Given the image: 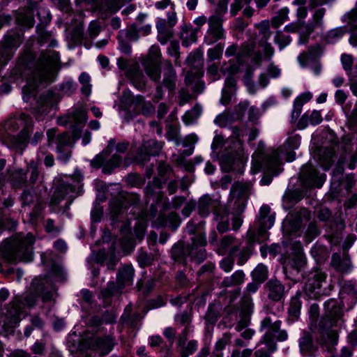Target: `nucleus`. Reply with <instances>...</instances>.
Returning <instances> with one entry per match:
<instances>
[{
    "label": "nucleus",
    "instance_id": "f257e3e1",
    "mask_svg": "<svg viewBox=\"0 0 357 357\" xmlns=\"http://www.w3.org/2000/svg\"><path fill=\"white\" fill-rule=\"evenodd\" d=\"M40 296L43 302H48L52 299L53 291L47 280L36 278L33 280L29 291L24 296L15 297L6 307V324L10 326H15L21 320L20 316L25 314L26 308L35 306L38 298Z\"/></svg>",
    "mask_w": 357,
    "mask_h": 357
},
{
    "label": "nucleus",
    "instance_id": "f03ea898",
    "mask_svg": "<svg viewBox=\"0 0 357 357\" xmlns=\"http://www.w3.org/2000/svg\"><path fill=\"white\" fill-rule=\"evenodd\" d=\"M344 305L335 299H329L324 304V314L318 326L319 337L317 341L321 347L330 349L337 343L338 333L333 327L341 326L344 321Z\"/></svg>",
    "mask_w": 357,
    "mask_h": 357
},
{
    "label": "nucleus",
    "instance_id": "7ed1b4c3",
    "mask_svg": "<svg viewBox=\"0 0 357 357\" xmlns=\"http://www.w3.org/2000/svg\"><path fill=\"white\" fill-rule=\"evenodd\" d=\"M35 237L31 233L26 235L16 234L0 245L1 257L8 262H29L33 259V245Z\"/></svg>",
    "mask_w": 357,
    "mask_h": 357
},
{
    "label": "nucleus",
    "instance_id": "20e7f679",
    "mask_svg": "<svg viewBox=\"0 0 357 357\" xmlns=\"http://www.w3.org/2000/svg\"><path fill=\"white\" fill-rule=\"evenodd\" d=\"M188 229L190 234H194L191 243L185 245L183 242L178 241L172 248L171 256L175 261L181 264H185L188 257L199 264L206 258L205 235L202 232L195 234L192 229H189V226Z\"/></svg>",
    "mask_w": 357,
    "mask_h": 357
},
{
    "label": "nucleus",
    "instance_id": "39448f33",
    "mask_svg": "<svg viewBox=\"0 0 357 357\" xmlns=\"http://www.w3.org/2000/svg\"><path fill=\"white\" fill-rule=\"evenodd\" d=\"M23 100L29 102L38 120L47 112L48 109L57 104L61 96L53 91H23Z\"/></svg>",
    "mask_w": 357,
    "mask_h": 357
},
{
    "label": "nucleus",
    "instance_id": "423d86ee",
    "mask_svg": "<svg viewBox=\"0 0 357 357\" xmlns=\"http://www.w3.org/2000/svg\"><path fill=\"white\" fill-rule=\"evenodd\" d=\"M331 281L327 280V274L321 269L316 268L312 270L307 276L305 284V290L309 295L312 294L314 298L323 295H328L333 289Z\"/></svg>",
    "mask_w": 357,
    "mask_h": 357
},
{
    "label": "nucleus",
    "instance_id": "0eeeda50",
    "mask_svg": "<svg viewBox=\"0 0 357 357\" xmlns=\"http://www.w3.org/2000/svg\"><path fill=\"white\" fill-rule=\"evenodd\" d=\"M324 14L325 10L324 8L318 9L314 13L312 19L309 23L306 24L304 22L296 21L286 25L284 30L289 33H298L301 36L298 41V44H305L307 40V36L315 29L322 27V19Z\"/></svg>",
    "mask_w": 357,
    "mask_h": 357
},
{
    "label": "nucleus",
    "instance_id": "6e6552de",
    "mask_svg": "<svg viewBox=\"0 0 357 357\" xmlns=\"http://www.w3.org/2000/svg\"><path fill=\"white\" fill-rule=\"evenodd\" d=\"M281 324L282 322L280 320L273 322L270 317H265L261 322V329L268 328L264 335L263 342L266 344L267 349L266 351L270 356L277 349L276 341L283 342L288 337L287 331L280 330Z\"/></svg>",
    "mask_w": 357,
    "mask_h": 357
},
{
    "label": "nucleus",
    "instance_id": "1a4fd4ad",
    "mask_svg": "<svg viewBox=\"0 0 357 357\" xmlns=\"http://www.w3.org/2000/svg\"><path fill=\"white\" fill-rule=\"evenodd\" d=\"M82 129L75 128L72 135L65 131L57 135L55 144L57 159L64 163L70 160L72 155V148L76 140L81 137Z\"/></svg>",
    "mask_w": 357,
    "mask_h": 357
},
{
    "label": "nucleus",
    "instance_id": "9d476101",
    "mask_svg": "<svg viewBox=\"0 0 357 357\" xmlns=\"http://www.w3.org/2000/svg\"><path fill=\"white\" fill-rule=\"evenodd\" d=\"M75 189L72 184L63 180L57 181L54 184V191L50 199V206L52 208L53 211H55V208L60 204L61 202L66 199V208H68L75 197Z\"/></svg>",
    "mask_w": 357,
    "mask_h": 357
},
{
    "label": "nucleus",
    "instance_id": "9b49d317",
    "mask_svg": "<svg viewBox=\"0 0 357 357\" xmlns=\"http://www.w3.org/2000/svg\"><path fill=\"white\" fill-rule=\"evenodd\" d=\"M284 150V147L280 146L277 150H273L264 156L261 165L267 170L268 173L261 178V182L263 185L270 184L273 176H277L282 171L280 156Z\"/></svg>",
    "mask_w": 357,
    "mask_h": 357
},
{
    "label": "nucleus",
    "instance_id": "f8f14e48",
    "mask_svg": "<svg viewBox=\"0 0 357 357\" xmlns=\"http://www.w3.org/2000/svg\"><path fill=\"white\" fill-rule=\"evenodd\" d=\"M160 49L157 45H152L147 56L142 60V66L148 77L153 82L160 78Z\"/></svg>",
    "mask_w": 357,
    "mask_h": 357
},
{
    "label": "nucleus",
    "instance_id": "ddd939ff",
    "mask_svg": "<svg viewBox=\"0 0 357 357\" xmlns=\"http://www.w3.org/2000/svg\"><path fill=\"white\" fill-rule=\"evenodd\" d=\"M88 119L87 111L82 105H77L68 110L63 116L57 118V123L60 126H66L69 125L72 130L79 126H83Z\"/></svg>",
    "mask_w": 357,
    "mask_h": 357
},
{
    "label": "nucleus",
    "instance_id": "4468645a",
    "mask_svg": "<svg viewBox=\"0 0 357 357\" xmlns=\"http://www.w3.org/2000/svg\"><path fill=\"white\" fill-rule=\"evenodd\" d=\"M52 79V66L48 61L39 64L31 73L27 79L28 86L38 88L51 83Z\"/></svg>",
    "mask_w": 357,
    "mask_h": 357
},
{
    "label": "nucleus",
    "instance_id": "2eb2a0df",
    "mask_svg": "<svg viewBox=\"0 0 357 357\" xmlns=\"http://www.w3.org/2000/svg\"><path fill=\"white\" fill-rule=\"evenodd\" d=\"M222 22V15L220 13H215L208 18V29L205 36V41L208 45L225 38Z\"/></svg>",
    "mask_w": 357,
    "mask_h": 357
},
{
    "label": "nucleus",
    "instance_id": "dca6fc26",
    "mask_svg": "<svg viewBox=\"0 0 357 357\" xmlns=\"http://www.w3.org/2000/svg\"><path fill=\"white\" fill-rule=\"evenodd\" d=\"M300 178L307 187L321 188L326 180V175L319 174L317 169L308 162L302 167Z\"/></svg>",
    "mask_w": 357,
    "mask_h": 357
},
{
    "label": "nucleus",
    "instance_id": "f3484780",
    "mask_svg": "<svg viewBox=\"0 0 357 357\" xmlns=\"http://www.w3.org/2000/svg\"><path fill=\"white\" fill-rule=\"evenodd\" d=\"M163 146V143L155 139L144 141L139 147L136 158L137 161L143 162L147 161L150 156L159 155Z\"/></svg>",
    "mask_w": 357,
    "mask_h": 357
},
{
    "label": "nucleus",
    "instance_id": "a211bd4d",
    "mask_svg": "<svg viewBox=\"0 0 357 357\" xmlns=\"http://www.w3.org/2000/svg\"><path fill=\"white\" fill-rule=\"evenodd\" d=\"M241 319L237 323L236 329L242 331L250 323V317L253 311V303L250 295L243 294L239 303Z\"/></svg>",
    "mask_w": 357,
    "mask_h": 357
},
{
    "label": "nucleus",
    "instance_id": "6ab92c4d",
    "mask_svg": "<svg viewBox=\"0 0 357 357\" xmlns=\"http://www.w3.org/2000/svg\"><path fill=\"white\" fill-rule=\"evenodd\" d=\"M115 337L111 335L96 337L89 342L91 349L98 353L100 356L107 355L115 345Z\"/></svg>",
    "mask_w": 357,
    "mask_h": 357
},
{
    "label": "nucleus",
    "instance_id": "aec40b11",
    "mask_svg": "<svg viewBox=\"0 0 357 357\" xmlns=\"http://www.w3.org/2000/svg\"><path fill=\"white\" fill-rule=\"evenodd\" d=\"M22 121L25 122L24 127L22 130L13 138V144L17 148L22 151L28 144L30 132L33 129V121L28 115L22 114L20 116Z\"/></svg>",
    "mask_w": 357,
    "mask_h": 357
},
{
    "label": "nucleus",
    "instance_id": "412c9836",
    "mask_svg": "<svg viewBox=\"0 0 357 357\" xmlns=\"http://www.w3.org/2000/svg\"><path fill=\"white\" fill-rule=\"evenodd\" d=\"M267 298L273 302H280L284 298L285 286L278 279H270L264 284Z\"/></svg>",
    "mask_w": 357,
    "mask_h": 357
},
{
    "label": "nucleus",
    "instance_id": "4be33fe9",
    "mask_svg": "<svg viewBox=\"0 0 357 357\" xmlns=\"http://www.w3.org/2000/svg\"><path fill=\"white\" fill-rule=\"evenodd\" d=\"M306 264L307 259L305 255H291L287 259L286 266H284V273L289 279L295 280L291 275H294V272L298 275Z\"/></svg>",
    "mask_w": 357,
    "mask_h": 357
},
{
    "label": "nucleus",
    "instance_id": "5701e85b",
    "mask_svg": "<svg viewBox=\"0 0 357 357\" xmlns=\"http://www.w3.org/2000/svg\"><path fill=\"white\" fill-rule=\"evenodd\" d=\"M130 97V91H124L123 96V102H126L125 98ZM129 106L134 105V110L135 112H140L143 115L150 116L155 112V107L149 102H145L143 96H137L136 97L129 98Z\"/></svg>",
    "mask_w": 357,
    "mask_h": 357
},
{
    "label": "nucleus",
    "instance_id": "b1692460",
    "mask_svg": "<svg viewBox=\"0 0 357 357\" xmlns=\"http://www.w3.org/2000/svg\"><path fill=\"white\" fill-rule=\"evenodd\" d=\"M243 163L241 151H230L222 155L221 165L225 172H229L240 169Z\"/></svg>",
    "mask_w": 357,
    "mask_h": 357
},
{
    "label": "nucleus",
    "instance_id": "393cba45",
    "mask_svg": "<svg viewBox=\"0 0 357 357\" xmlns=\"http://www.w3.org/2000/svg\"><path fill=\"white\" fill-rule=\"evenodd\" d=\"M330 266L336 272L341 274H347L352 269L351 259L348 255L343 253H333L331 257Z\"/></svg>",
    "mask_w": 357,
    "mask_h": 357
},
{
    "label": "nucleus",
    "instance_id": "a878e982",
    "mask_svg": "<svg viewBox=\"0 0 357 357\" xmlns=\"http://www.w3.org/2000/svg\"><path fill=\"white\" fill-rule=\"evenodd\" d=\"M275 217L271 214V208L268 205H263L260 208L258 218V235L264 237L266 231L273 225Z\"/></svg>",
    "mask_w": 357,
    "mask_h": 357
},
{
    "label": "nucleus",
    "instance_id": "bb28decb",
    "mask_svg": "<svg viewBox=\"0 0 357 357\" xmlns=\"http://www.w3.org/2000/svg\"><path fill=\"white\" fill-rule=\"evenodd\" d=\"M223 206L218 200L213 199L209 195H205L199 199L197 209L202 217H206L211 212H213L215 215V211Z\"/></svg>",
    "mask_w": 357,
    "mask_h": 357
},
{
    "label": "nucleus",
    "instance_id": "cd10ccee",
    "mask_svg": "<svg viewBox=\"0 0 357 357\" xmlns=\"http://www.w3.org/2000/svg\"><path fill=\"white\" fill-rule=\"evenodd\" d=\"M135 269L131 264H125L121 267L116 274V284L119 289H123L127 286H131L133 283Z\"/></svg>",
    "mask_w": 357,
    "mask_h": 357
},
{
    "label": "nucleus",
    "instance_id": "c85d7f7f",
    "mask_svg": "<svg viewBox=\"0 0 357 357\" xmlns=\"http://www.w3.org/2000/svg\"><path fill=\"white\" fill-rule=\"evenodd\" d=\"M107 155L102 163L98 165V163L94 162V158L91 160V165L95 168L102 167V172L105 174H110L114 169L119 167L122 162V157L118 153H114L110 158Z\"/></svg>",
    "mask_w": 357,
    "mask_h": 357
},
{
    "label": "nucleus",
    "instance_id": "c756f323",
    "mask_svg": "<svg viewBox=\"0 0 357 357\" xmlns=\"http://www.w3.org/2000/svg\"><path fill=\"white\" fill-rule=\"evenodd\" d=\"M250 188L249 183L235 182L230 190V198L231 199H243L245 198V200H248Z\"/></svg>",
    "mask_w": 357,
    "mask_h": 357
},
{
    "label": "nucleus",
    "instance_id": "7c9ffc66",
    "mask_svg": "<svg viewBox=\"0 0 357 357\" xmlns=\"http://www.w3.org/2000/svg\"><path fill=\"white\" fill-rule=\"evenodd\" d=\"M155 27L158 32V41L162 45L167 44L173 36V32L170 29L171 27L167 25L166 20L162 18L158 19Z\"/></svg>",
    "mask_w": 357,
    "mask_h": 357
},
{
    "label": "nucleus",
    "instance_id": "2f4dec72",
    "mask_svg": "<svg viewBox=\"0 0 357 357\" xmlns=\"http://www.w3.org/2000/svg\"><path fill=\"white\" fill-rule=\"evenodd\" d=\"M214 220L218 221L217 230L219 233L223 234L229 229V213L225 206L219 208L215 211Z\"/></svg>",
    "mask_w": 357,
    "mask_h": 357
},
{
    "label": "nucleus",
    "instance_id": "473e14b6",
    "mask_svg": "<svg viewBox=\"0 0 357 357\" xmlns=\"http://www.w3.org/2000/svg\"><path fill=\"white\" fill-rule=\"evenodd\" d=\"M299 347L301 353L309 356H312L317 349L314 344L312 336L309 332L303 333L299 340Z\"/></svg>",
    "mask_w": 357,
    "mask_h": 357
},
{
    "label": "nucleus",
    "instance_id": "72a5a7b5",
    "mask_svg": "<svg viewBox=\"0 0 357 357\" xmlns=\"http://www.w3.org/2000/svg\"><path fill=\"white\" fill-rule=\"evenodd\" d=\"M318 160L324 170H328L333 162L335 151L331 147H324L318 150Z\"/></svg>",
    "mask_w": 357,
    "mask_h": 357
},
{
    "label": "nucleus",
    "instance_id": "f704fd0d",
    "mask_svg": "<svg viewBox=\"0 0 357 357\" xmlns=\"http://www.w3.org/2000/svg\"><path fill=\"white\" fill-rule=\"evenodd\" d=\"M26 176H29V180H27V183L30 185H33L38 181H43V174L40 173L39 166L37 162L34 160H31L26 169Z\"/></svg>",
    "mask_w": 357,
    "mask_h": 357
},
{
    "label": "nucleus",
    "instance_id": "c9c22d12",
    "mask_svg": "<svg viewBox=\"0 0 357 357\" xmlns=\"http://www.w3.org/2000/svg\"><path fill=\"white\" fill-rule=\"evenodd\" d=\"M199 29H194L191 26L183 25L181 31V39L183 46H189L197 41V34Z\"/></svg>",
    "mask_w": 357,
    "mask_h": 357
},
{
    "label": "nucleus",
    "instance_id": "e433bc0d",
    "mask_svg": "<svg viewBox=\"0 0 357 357\" xmlns=\"http://www.w3.org/2000/svg\"><path fill=\"white\" fill-rule=\"evenodd\" d=\"M122 293L121 289H119V287L114 282H109L107 287L100 291L101 296L104 301V307H107L111 304V298L115 295H120Z\"/></svg>",
    "mask_w": 357,
    "mask_h": 357
},
{
    "label": "nucleus",
    "instance_id": "4c0bfd02",
    "mask_svg": "<svg viewBox=\"0 0 357 357\" xmlns=\"http://www.w3.org/2000/svg\"><path fill=\"white\" fill-rule=\"evenodd\" d=\"M301 308V301L300 300V294H296V296L291 297L288 308V321L294 322L297 321L300 316Z\"/></svg>",
    "mask_w": 357,
    "mask_h": 357
},
{
    "label": "nucleus",
    "instance_id": "58836bf2",
    "mask_svg": "<svg viewBox=\"0 0 357 357\" xmlns=\"http://www.w3.org/2000/svg\"><path fill=\"white\" fill-rule=\"evenodd\" d=\"M245 278V274L242 270L235 271L230 276L225 277L221 282L222 287H232L242 284Z\"/></svg>",
    "mask_w": 357,
    "mask_h": 357
},
{
    "label": "nucleus",
    "instance_id": "ea45409f",
    "mask_svg": "<svg viewBox=\"0 0 357 357\" xmlns=\"http://www.w3.org/2000/svg\"><path fill=\"white\" fill-rule=\"evenodd\" d=\"M238 251V245H234L229 250L228 256L224 257L219 263L220 268L225 273L231 271L234 266V257Z\"/></svg>",
    "mask_w": 357,
    "mask_h": 357
},
{
    "label": "nucleus",
    "instance_id": "a19ab883",
    "mask_svg": "<svg viewBox=\"0 0 357 357\" xmlns=\"http://www.w3.org/2000/svg\"><path fill=\"white\" fill-rule=\"evenodd\" d=\"M312 97V96L310 92H305L296 98L291 114L292 119L296 120L298 118L301 113L303 105L307 102Z\"/></svg>",
    "mask_w": 357,
    "mask_h": 357
},
{
    "label": "nucleus",
    "instance_id": "79ce46f5",
    "mask_svg": "<svg viewBox=\"0 0 357 357\" xmlns=\"http://www.w3.org/2000/svg\"><path fill=\"white\" fill-rule=\"evenodd\" d=\"M236 238L231 235H226L221 238L220 241L218 248V253L221 255H225L227 252L229 253V250L234 245H238L240 247L239 243H236Z\"/></svg>",
    "mask_w": 357,
    "mask_h": 357
},
{
    "label": "nucleus",
    "instance_id": "37998d69",
    "mask_svg": "<svg viewBox=\"0 0 357 357\" xmlns=\"http://www.w3.org/2000/svg\"><path fill=\"white\" fill-rule=\"evenodd\" d=\"M126 210L117 197L110 202L109 213L113 222H119L120 215Z\"/></svg>",
    "mask_w": 357,
    "mask_h": 357
},
{
    "label": "nucleus",
    "instance_id": "c03bdc74",
    "mask_svg": "<svg viewBox=\"0 0 357 357\" xmlns=\"http://www.w3.org/2000/svg\"><path fill=\"white\" fill-rule=\"evenodd\" d=\"M340 294L342 298L349 297L354 303L357 302V285L351 281L345 282L343 284Z\"/></svg>",
    "mask_w": 357,
    "mask_h": 357
},
{
    "label": "nucleus",
    "instance_id": "a18cd8bd",
    "mask_svg": "<svg viewBox=\"0 0 357 357\" xmlns=\"http://www.w3.org/2000/svg\"><path fill=\"white\" fill-rule=\"evenodd\" d=\"M116 197L126 209L130 206L138 204L140 200L137 194L129 193L125 191L120 192Z\"/></svg>",
    "mask_w": 357,
    "mask_h": 357
},
{
    "label": "nucleus",
    "instance_id": "49530a36",
    "mask_svg": "<svg viewBox=\"0 0 357 357\" xmlns=\"http://www.w3.org/2000/svg\"><path fill=\"white\" fill-rule=\"evenodd\" d=\"M31 325L27 326L24 330V335L28 337L31 335L33 329L43 331L45 326V321L38 314H33L30 318Z\"/></svg>",
    "mask_w": 357,
    "mask_h": 357
},
{
    "label": "nucleus",
    "instance_id": "de8ad7c7",
    "mask_svg": "<svg viewBox=\"0 0 357 357\" xmlns=\"http://www.w3.org/2000/svg\"><path fill=\"white\" fill-rule=\"evenodd\" d=\"M202 107L199 105L196 104L191 109L187 111L183 116V121L187 125L189 126L195 123L199 119L202 114Z\"/></svg>",
    "mask_w": 357,
    "mask_h": 357
},
{
    "label": "nucleus",
    "instance_id": "09e8293b",
    "mask_svg": "<svg viewBox=\"0 0 357 357\" xmlns=\"http://www.w3.org/2000/svg\"><path fill=\"white\" fill-rule=\"evenodd\" d=\"M231 334L225 333L217 341L215 344L213 354L215 357H222V351L230 343Z\"/></svg>",
    "mask_w": 357,
    "mask_h": 357
},
{
    "label": "nucleus",
    "instance_id": "8fccbe9b",
    "mask_svg": "<svg viewBox=\"0 0 357 357\" xmlns=\"http://www.w3.org/2000/svg\"><path fill=\"white\" fill-rule=\"evenodd\" d=\"M251 275L254 281L261 284L268 278V269L265 265L259 264L253 270Z\"/></svg>",
    "mask_w": 357,
    "mask_h": 357
},
{
    "label": "nucleus",
    "instance_id": "3c124183",
    "mask_svg": "<svg viewBox=\"0 0 357 357\" xmlns=\"http://www.w3.org/2000/svg\"><path fill=\"white\" fill-rule=\"evenodd\" d=\"M220 317V308L215 304L208 305L207 312L204 316L206 322L208 324L214 325Z\"/></svg>",
    "mask_w": 357,
    "mask_h": 357
},
{
    "label": "nucleus",
    "instance_id": "603ef678",
    "mask_svg": "<svg viewBox=\"0 0 357 357\" xmlns=\"http://www.w3.org/2000/svg\"><path fill=\"white\" fill-rule=\"evenodd\" d=\"M12 181L15 188H20L27 183V176L25 170L16 169L12 176Z\"/></svg>",
    "mask_w": 357,
    "mask_h": 357
},
{
    "label": "nucleus",
    "instance_id": "864d4df0",
    "mask_svg": "<svg viewBox=\"0 0 357 357\" xmlns=\"http://www.w3.org/2000/svg\"><path fill=\"white\" fill-rule=\"evenodd\" d=\"M311 254L317 263H324L329 256L327 250L321 245H315L311 250Z\"/></svg>",
    "mask_w": 357,
    "mask_h": 357
},
{
    "label": "nucleus",
    "instance_id": "5fc2aeb1",
    "mask_svg": "<svg viewBox=\"0 0 357 357\" xmlns=\"http://www.w3.org/2000/svg\"><path fill=\"white\" fill-rule=\"evenodd\" d=\"M347 32L344 27H337L330 30L326 36V40L328 43H335L338 41Z\"/></svg>",
    "mask_w": 357,
    "mask_h": 357
},
{
    "label": "nucleus",
    "instance_id": "6e6d98bb",
    "mask_svg": "<svg viewBox=\"0 0 357 357\" xmlns=\"http://www.w3.org/2000/svg\"><path fill=\"white\" fill-rule=\"evenodd\" d=\"M19 38L17 40L12 36L6 37L3 43L0 46V55L3 56L4 53H8L10 49L16 48L20 45Z\"/></svg>",
    "mask_w": 357,
    "mask_h": 357
},
{
    "label": "nucleus",
    "instance_id": "4d7b16f0",
    "mask_svg": "<svg viewBox=\"0 0 357 357\" xmlns=\"http://www.w3.org/2000/svg\"><path fill=\"white\" fill-rule=\"evenodd\" d=\"M289 9L283 8L279 10L277 15L271 20V24L273 28L277 29L288 20Z\"/></svg>",
    "mask_w": 357,
    "mask_h": 357
},
{
    "label": "nucleus",
    "instance_id": "13d9d810",
    "mask_svg": "<svg viewBox=\"0 0 357 357\" xmlns=\"http://www.w3.org/2000/svg\"><path fill=\"white\" fill-rule=\"evenodd\" d=\"M137 260L140 267L145 268L152 264L154 258L153 254H149L141 249L139 251Z\"/></svg>",
    "mask_w": 357,
    "mask_h": 357
},
{
    "label": "nucleus",
    "instance_id": "bf43d9fd",
    "mask_svg": "<svg viewBox=\"0 0 357 357\" xmlns=\"http://www.w3.org/2000/svg\"><path fill=\"white\" fill-rule=\"evenodd\" d=\"M180 349V357H188L192 354L197 349V342L196 340H190L187 344H183L179 347Z\"/></svg>",
    "mask_w": 357,
    "mask_h": 357
},
{
    "label": "nucleus",
    "instance_id": "052dcab7",
    "mask_svg": "<svg viewBox=\"0 0 357 357\" xmlns=\"http://www.w3.org/2000/svg\"><path fill=\"white\" fill-rule=\"evenodd\" d=\"M116 142L114 139H112L109 141L107 146L99 154H98L94 158V162L98 163V165H101L102 162L104 161V159H105V157L107 155H109L110 153L113 149V147L115 146Z\"/></svg>",
    "mask_w": 357,
    "mask_h": 357
},
{
    "label": "nucleus",
    "instance_id": "680f3d73",
    "mask_svg": "<svg viewBox=\"0 0 357 357\" xmlns=\"http://www.w3.org/2000/svg\"><path fill=\"white\" fill-rule=\"evenodd\" d=\"M126 181L128 185L137 188L142 187L145 183V180L137 174H129Z\"/></svg>",
    "mask_w": 357,
    "mask_h": 357
},
{
    "label": "nucleus",
    "instance_id": "e2e57ef3",
    "mask_svg": "<svg viewBox=\"0 0 357 357\" xmlns=\"http://www.w3.org/2000/svg\"><path fill=\"white\" fill-rule=\"evenodd\" d=\"M252 254V249L250 246L243 247L238 255L237 264L242 266L246 263Z\"/></svg>",
    "mask_w": 357,
    "mask_h": 357
},
{
    "label": "nucleus",
    "instance_id": "0e129e2a",
    "mask_svg": "<svg viewBox=\"0 0 357 357\" xmlns=\"http://www.w3.org/2000/svg\"><path fill=\"white\" fill-rule=\"evenodd\" d=\"M274 41L279 45L280 50L284 49L291 43V38L289 36H285L282 31H278L275 33Z\"/></svg>",
    "mask_w": 357,
    "mask_h": 357
},
{
    "label": "nucleus",
    "instance_id": "69168bd1",
    "mask_svg": "<svg viewBox=\"0 0 357 357\" xmlns=\"http://www.w3.org/2000/svg\"><path fill=\"white\" fill-rule=\"evenodd\" d=\"M175 72L171 65L169 66L167 73L164 77V83L167 89H173L175 88Z\"/></svg>",
    "mask_w": 357,
    "mask_h": 357
},
{
    "label": "nucleus",
    "instance_id": "338daca9",
    "mask_svg": "<svg viewBox=\"0 0 357 357\" xmlns=\"http://www.w3.org/2000/svg\"><path fill=\"white\" fill-rule=\"evenodd\" d=\"M259 33L262 35L265 40H268L271 36V31H270V24L268 20H264L257 25Z\"/></svg>",
    "mask_w": 357,
    "mask_h": 357
},
{
    "label": "nucleus",
    "instance_id": "774afa93",
    "mask_svg": "<svg viewBox=\"0 0 357 357\" xmlns=\"http://www.w3.org/2000/svg\"><path fill=\"white\" fill-rule=\"evenodd\" d=\"M224 46L219 43L216 45L213 48H211L207 52V55L210 60L213 61L219 59L223 52Z\"/></svg>",
    "mask_w": 357,
    "mask_h": 357
}]
</instances>
